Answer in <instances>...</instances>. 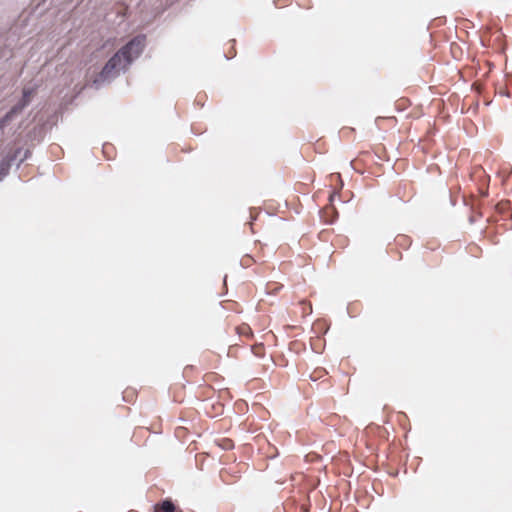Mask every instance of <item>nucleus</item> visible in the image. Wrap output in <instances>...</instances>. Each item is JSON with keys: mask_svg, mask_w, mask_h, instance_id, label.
Listing matches in <instances>:
<instances>
[{"mask_svg": "<svg viewBox=\"0 0 512 512\" xmlns=\"http://www.w3.org/2000/svg\"><path fill=\"white\" fill-rule=\"evenodd\" d=\"M145 40L144 35H137L131 39L108 60L94 83L99 85L110 82L115 79L120 72L126 71L132 62L142 53L145 47Z\"/></svg>", "mask_w": 512, "mask_h": 512, "instance_id": "obj_1", "label": "nucleus"}, {"mask_svg": "<svg viewBox=\"0 0 512 512\" xmlns=\"http://www.w3.org/2000/svg\"><path fill=\"white\" fill-rule=\"evenodd\" d=\"M22 153L21 148H17L15 151L8 153L1 161H0V181L8 174L11 165L18 160L20 154Z\"/></svg>", "mask_w": 512, "mask_h": 512, "instance_id": "obj_2", "label": "nucleus"}, {"mask_svg": "<svg viewBox=\"0 0 512 512\" xmlns=\"http://www.w3.org/2000/svg\"><path fill=\"white\" fill-rule=\"evenodd\" d=\"M32 94H33V89H30V88H24L23 89V97H22V99L16 105H14L12 107V108H18L19 109L17 111V114L22 112V110L29 104L30 98H31Z\"/></svg>", "mask_w": 512, "mask_h": 512, "instance_id": "obj_3", "label": "nucleus"}, {"mask_svg": "<svg viewBox=\"0 0 512 512\" xmlns=\"http://www.w3.org/2000/svg\"><path fill=\"white\" fill-rule=\"evenodd\" d=\"M18 108H11L4 117L0 119V136L3 134L4 127L17 115Z\"/></svg>", "mask_w": 512, "mask_h": 512, "instance_id": "obj_4", "label": "nucleus"}, {"mask_svg": "<svg viewBox=\"0 0 512 512\" xmlns=\"http://www.w3.org/2000/svg\"><path fill=\"white\" fill-rule=\"evenodd\" d=\"M155 512H175V506L171 501L165 500L156 507Z\"/></svg>", "mask_w": 512, "mask_h": 512, "instance_id": "obj_5", "label": "nucleus"}, {"mask_svg": "<svg viewBox=\"0 0 512 512\" xmlns=\"http://www.w3.org/2000/svg\"><path fill=\"white\" fill-rule=\"evenodd\" d=\"M329 200H330V204L331 206H334L335 205V202H346L347 200H343L342 199V194H329Z\"/></svg>", "mask_w": 512, "mask_h": 512, "instance_id": "obj_6", "label": "nucleus"}, {"mask_svg": "<svg viewBox=\"0 0 512 512\" xmlns=\"http://www.w3.org/2000/svg\"><path fill=\"white\" fill-rule=\"evenodd\" d=\"M29 154H30V151H29V150H25V151H24V155H23L22 157H20V158H19L18 165H19L20 163H22L25 159H27Z\"/></svg>", "mask_w": 512, "mask_h": 512, "instance_id": "obj_7", "label": "nucleus"}, {"mask_svg": "<svg viewBox=\"0 0 512 512\" xmlns=\"http://www.w3.org/2000/svg\"><path fill=\"white\" fill-rule=\"evenodd\" d=\"M231 446H232L231 441L230 440H225L224 448H230Z\"/></svg>", "mask_w": 512, "mask_h": 512, "instance_id": "obj_8", "label": "nucleus"}]
</instances>
